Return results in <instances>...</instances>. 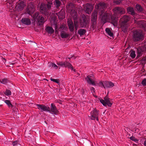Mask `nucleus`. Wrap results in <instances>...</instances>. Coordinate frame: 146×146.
<instances>
[{"label": "nucleus", "instance_id": "f257e3e1", "mask_svg": "<svg viewBox=\"0 0 146 146\" xmlns=\"http://www.w3.org/2000/svg\"><path fill=\"white\" fill-rule=\"evenodd\" d=\"M53 3L51 1H47L46 4L41 3L40 7V12L45 15H48L50 10L53 7Z\"/></svg>", "mask_w": 146, "mask_h": 146}, {"label": "nucleus", "instance_id": "f03ea898", "mask_svg": "<svg viewBox=\"0 0 146 146\" xmlns=\"http://www.w3.org/2000/svg\"><path fill=\"white\" fill-rule=\"evenodd\" d=\"M133 39L135 41L143 40L144 39L143 33L141 30H136L133 32Z\"/></svg>", "mask_w": 146, "mask_h": 146}, {"label": "nucleus", "instance_id": "7ed1b4c3", "mask_svg": "<svg viewBox=\"0 0 146 146\" xmlns=\"http://www.w3.org/2000/svg\"><path fill=\"white\" fill-rule=\"evenodd\" d=\"M89 23V19L85 16H82L79 21V24L81 28H88Z\"/></svg>", "mask_w": 146, "mask_h": 146}, {"label": "nucleus", "instance_id": "20e7f679", "mask_svg": "<svg viewBox=\"0 0 146 146\" xmlns=\"http://www.w3.org/2000/svg\"><path fill=\"white\" fill-rule=\"evenodd\" d=\"M97 14L98 11H95L93 12L92 15L90 28L93 30L96 27Z\"/></svg>", "mask_w": 146, "mask_h": 146}, {"label": "nucleus", "instance_id": "39448f33", "mask_svg": "<svg viewBox=\"0 0 146 146\" xmlns=\"http://www.w3.org/2000/svg\"><path fill=\"white\" fill-rule=\"evenodd\" d=\"M107 7V4L104 2H101L96 4L95 8L98 10L99 13H101V14L102 15L105 10Z\"/></svg>", "mask_w": 146, "mask_h": 146}, {"label": "nucleus", "instance_id": "423d86ee", "mask_svg": "<svg viewBox=\"0 0 146 146\" xmlns=\"http://www.w3.org/2000/svg\"><path fill=\"white\" fill-rule=\"evenodd\" d=\"M33 17L36 19L37 24L39 26H41L43 25L45 22L44 17L40 15L38 13H35L33 15Z\"/></svg>", "mask_w": 146, "mask_h": 146}, {"label": "nucleus", "instance_id": "0eeeda50", "mask_svg": "<svg viewBox=\"0 0 146 146\" xmlns=\"http://www.w3.org/2000/svg\"><path fill=\"white\" fill-rule=\"evenodd\" d=\"M104 100L102 99L100 100V102L105 106L108 105L109 107H111L113 103L112 101L110 98H108L107 95L104 97Z\"/></svg>", "mask_w": 146, "mask_h": 146}, {"label": "nucleus", "instance_id": "6e6552de", "mask_svg": "<svg viewBox=\"0 0 146 146\" xmlns=\"http://www.w3.org/2000/svg\"><path fill=\"white\" fill-rule=\"evenodd\" d=\"M34 3L33 2H30L28 3L26 12L28 14L31 15L34 11Z\"/></svg>", "mask_w": 146, "mask_h": 146}, {"label": "nucleus", "instance_id": "1a4fd4ad", "mask_svg": "<svg viewBox=\"0 0 146 146\" xmlns=\"http://www.w3.org/2000/svg\"><path fill=\"white\" fill-rule=\"evenodd\" d=\"M73 6V4L72 3H69L67 6V8L68 9L71 10V15L72 17L73 20H77L78 18V14L77 12L76 11H75V10H72L71 9V8Z\"/></svg>", "mask_w": 146, "mask_h": 146}, {"label": "nucleus", "instance_id": "9d476101", "mask_svg": "<svg viewBox=\"0 0 146 146\" xmlns=\"http://www.w3.org/2000/svg\"><path fill=\"white\" fill-rule=\"evenodd\" d=\"M57 64L61 67H68V68H70L71 69H73V67L72 64L67 61L58 62H57Z\"/></svg>", "mask_w": 146, "mask_h": 146}, {"label": "nucleus", "instance_id": "9b49d317", "mask_svg": "<svg viewBox=\"0 0 146 146\" xmlns=\"http://www.w3.org/2000/svg\"><path fill=\"white\" fill-rule=\"evenodd\" d=\"M83 6L84 10L86 13L88 14L91 13L94 8L92 5L89 3H87L83 5Z\"/></svg>", "mask_w": 146, "mask_h": 146}, {"label": "nucleus", "instance_id": "f8f14e48", "mask_svg": "<svg viewBox=\"0 0 146 146\" xmlns=\"http://www.w3.org/2000/svg\"><path fill=\"white\" fill-rule=\"evenodd\" d=\"M48 112L52 114L57 115L58 113V111L55 105L53 103H52L50 108L48 109Z\"/></svg>", "mask_w": 146, "mask_h": 146}, {"label": "nucleus", "instance_id": "ddd939ff", "mask_svg": "<svg viewBox=\"0 0 146 146\" xmlns=\"http://www.w3.org/2000/svg\"><path fill=\"white\" fill-rule=\"evenodd\" d=\"M113 11L114 13V14L117 15L120 14L122 15L125 13V9L121 7H116L113 9Z\"/></svg>", "mask_w": 146, "mask_h": 146}, {"label": "nucleus", "instance_id": "4468645a", "mask_svg": "<svg viewBox=\"0 0 146 146\" xmlns=\"http://www.w3.org/2000/svg\"><path fill=\"white\" fill-rule=\"evenodd\" d=\"M99 115L98 111L96 109H95L91 112V116L90 117V118L92 120H94L96 119L97 121H98L99 120L98 115Z\"/></svg>", "mask_w": 146, "mask_h": 146}, {"label": "nucleus", "instance_id": "2eb2a0df", "mask_svg": "<svg viewBox=\"0 0 146 146\" xmlns=\"http://www.w3.org/2000/svg\"><path fill=\"white\" fill-rule=\"evenodd\" d=\"M26 6V2L21 0H19L17 3V7L19 11H21Z\"/></svg>", "mask_w": 146, "mask_h": 146}, {"label": "nucleus", "instance_id": "dca6fc26", "mask_svg": "<svg viewBox=\"0 0 146 146\" xmlns=\"http://www.w3.org/2000/svg\"><path fill=\"white\" fill-rule=\"evenodd\" d=\"M37 108L41 111H46L48 112V109H49V107L43 104H36Z\"/></svg>", "mask_w": 146, "mask_h": 146}, {"label": "nucleus", "instance_id": "f3484780", "mask_svg": "<svg viewBox=\"0 0 146 146\" xmlns=\"http://www.w3.org/2000/svg\"><path fill=\"white\" fill-rule=\"evenodd\" d=\"M120 27L122 31L125 33L128 30V25L127 23L120 22Z\"/></svg>", "mask_w": 146, "mask_h": 146}, {"label": "nucleus", "instance_id": "a211bd4d", "mask_svg": "<svg viewBox=\"0 0 146 146\" xmlns=\"http://www.w3.org/2000/svg\"><path fill=\"white\" fill-rule=\"evenodd\" d=\"M119 15H117L115 14L112 15L111 17V23L113 25H117V21L118 20V18H119Z\"/></svg>", "mask_w": 146, "mask_h": 146}, {"label": "nucleus", "instance_id": "6ab92c4d", "mask_svg": "<svg viewBox=\"0 0 146 146\" xmlns=\"http://www.w3.org/2000/svg\"><path fill=\"white\" fill-rule=\"evenodd\" d=\"M127 11L128 13L134 16L136 15V14L134 11L133 7H129L127 8Z\"/></svg>", "mask_w": 146, "mask_h": 146}, {"label": "nucleus", "instance_id": "aec40b11", "mask_svg": "<svg viewBox=\"0 0 146 146\" xmlns=\"http://www.w3.org/2000/svg\"><path fill=\"white\" fill-rule=\"evenodd\" d=\"M91 76L88 75L85 78L88 83L92 85H95V83L94 81H93L91 78Z\"/></svg>", "mask_w": 146, "mask_h": 146}, {"label": "nucleus", "instance_id": "412c9836", "mask_svg": "<svg viewBox=\"0 0 146 146\" xmlns=\"http://www.w3.org/2000/svg\"><path fill=\"white\" fill-rule=\"evenodd\" d=\"M100 16H102V20L103 21L104 23H105L107 20L109 18V14L107 13H104L102 14V15H101V13H99Z\"/></svg>", "mask_w": 146, "mask_h": 146}, {"label": "nucleus", "instance_id": "4be33fe9", "mask_svg": "<svg viewBox=\"0 0 146 146\" xmlns=\"http://www.w3.org/2000/svg\"><path fill=\"white\" fill-rule=\"evenodd\" d=\"M130 17L127 15H124L122 17L120 20V22H124L125 23H127V22L130 20Z\"/></svg>", "mask_w": 146, "mask_h": 146}, {"label": "nucleus", "instance_id": "5701e85b", "mask_svg": "<svg viewBox=\"0 0 146 146\" xmlns=\"http://www.w3.org/2000/svg\"><path fill=\"white\" fill-rule=\"evenodd\" d=\"M104 84L105 88H111L114 86V83L111 82L105 81H104Z\"/></svg>", "mask_w": 146, "mask_h": 146}, {"label": "nucleus", "instance_id": "b1692460", "mask_svg": "<svg viewBox=\"0 0 146 146\" xmlns=\"http://www.w3.org/2000/svg\"><path fill=\"white\" fill-rule=\"evenodd\" d=\"M21 21L23 24L27 25H29L31 24V21L30 20L27 18H22Z\"/></svg>", "mask_w": 146, "mask_h": 146}, {"label": "nucleus", "instance_id": "393cba45", "mask_svg": "<svg viewBox=\"0 0 146 146\" xmlns=\"http://www.w3.org/2000/svg\"><path fill=\"white\" fill-rule=\"evenodd\" d=\"M68 25L70 31L71 32H73L74 31V25L72 21H68Z\"/></svg>", "mask_w": 146, "mask_h": 146}, {"label": "nucleus", "instance_id": "a878e982", "mask_svg": "<svg viewBox=\"0 0 146 146\" xmlns=\"http://www.w3.org/2000/svg\"><path fill=\"white\" fill-rule=\"evenodd\" d=\"M54 5L56 8L58 9L62 5V2L60 0H54Z\"/></svg>", "mask_w": 146, "mask_h": 146}, {"label": "nucleus", "instance_id": "bb28decb", "mask_svg": "<svg viewBox=\"0 0 146 146\" xmlns=\"http://www.w3.org/2000/svg\"><path fill=\"white\" fill-rule=\"evenodd\" d=\"M86 32L85 29H80L78 31V33L80 36L84 35Z\"/></svg>", "mask_w": 146, "mask_h": 146}, {"label": "nucleus", "instance_id": "cd10ccee", "mask_svg": "<svg viewBox=\"0 0 146 146\" xmlns=\"http://www.w3.org/2000/svg\"><path fill=\"white\" fill-rule=\"evenodd\" d=\"M135 8L139 12H141L143 9L142 7L139 4H137L135 5Z\"/></svg>", "mask_w": 146, "mask_h": 146}, {"label": "nucleus", "instance_id": "c85d7f7f", "mask_svg": "<svg viewBox=\"0 0 146 146\" xmlns=\"http://www.w3.org/2000/svg\"><path fill=\"white\" fill-rule=\"evenodd\" d=\"M105 30L106 33H107V34H108L109 36L111 37L113 36V34L112 32L111 29L107 28H106Z\"/></svg>", "mask_w": 146, "mask_h": 146}, {"label": "nucleus", "instance_id": "c756f323", "mask_svg": "<svg viewBox=\"0 0 146 146\" xmlns=\"http://www.w3.org/2000/svg\"><path fill=\"white\" fill-rule=\"evenodd\" d=\"M46 31L48 33L52 34L54 32V30L52 27L48 26L46 29Z\"/></svg>", "mask_w": 146, "mask_h": 146}, {"label": "nucleus", "instance_id": "7c9ffc66", "mask_svg": "<svg viewBox=\"0 0 146 146\" xmlns=\"http://www.w3.org/2000/svg\"><path fill=\"white\" fill-rule=\"evenodd\" d=\"M139 23L141 25V27L145 30L146 31V23L144 22L140 21Z\"/></svg>", "mask_w": 146, "mask_h": 146}, {"label": "nucleus", "instance_id": "2f4dec72", "mask_svg": "<svg viewBox=\"0 0 146 146\" xmlns=\"http://www.w3.org/2000/svg\"><path fill=\"white\" fill-rule=\"evenodd\" d=\"M69 35V34L64 32H62L60 34L61 37L62 38H66Z\"/></svg>", "mask_w": 146, "mask_h": 146}, {"label": "nucleus", "instance_id": "473e14b6", "mask_svg": "<svg viewBox=\"0 0 146 146\" xmlns=\"http://www.w3.org/2000/svg\"><path fill=\"white\" fill-rule=\"evenodd\" d=\"M137 51L138 54L137 57H139L142 55L143 51L141 50V48H139L137 49Z\"/></svg>", "mask_w": 146, "mask_h": 146}, {"label": "nucleus", "instance_id": "72a5a7b5", "mask_svg": "<svg viewBox=\"0 0 146 146\" xmlns=\"http://www.w3.org/2000/svg\"><path fill=\"white\" fill-rule=\"evenodd\" d=\"M129 53H130V56L132 58H134L135 57L136 54L134 51L131 50L130 51Z\"/></svg>", "mask_w": 146, "mask_h": 146}, {"label": "nucleus", "instance_id": "f704fd0d", "mask_svg": "<svg viewBox=\"0 0 146 146\" xmlns=\"http://www.w3.org/2000/svg\"><path fill=\"white\" fill-rule=\"evenodd\" d=\"M4 102L8 106L10 107H12L13 106V105L11 104V102L10 101L7 100H5Z\"/></svg>", "mask_w": 146, "mask_h": 146}, {"label": "nucleus", "instance_id": "c9c22d12", "mask_svg": "<svg viewBox=\"0 0 146 146\" xmlns=\"http://www.w3.org/2000/svg\"><path fill=\"white\" fill-rule=\"evenodd\" d=\"M20 142L18 140L15 141L13 142L12 145L13 146H18V145H20Z\"/></svg>", "mask_w": 146, "mask_h": 146}, {"label": "nucleus", "instance_id": "e433bc0d", "mask_svg": "<svg viewBox=\"0 0 146 146\" xmlns=\"http://www.w3.org/2000/svg\"><path fill=\"white\" fill-rule=\"evenodd\" d=\"M8 80L7 78H4L2 79L1 82L3 84H5L8 82Z\"/></svg>", "mask_w": 146, "mask_h": 146}, {"label": "nucleus", "instance_id": "4c0bfd02", "mask_svg": "<svg viewBox=\"0 0 146 146\" xmlns=\"http://www.w3.org/2000/svg\"><path fill=\"white\" fill-rule=\"evenodd\" d=\"M5 94L7 96L10 95L11 94V92L10 90H6L5 92Z\"/></svg>", "mask_w": 146, "mask_h": 146}, {"label": "nucleus", "instance_id": "58836bf2", "mask_svg": "<svg viewBox=\"0 0 146 146\" xmlns=\"http://www.w3.org/2000/svg\"><path fill=\"white\" fill-rule=\"evenodd\" d=\"M122 1V0H113V2L114 3L118 5Z\"/></svg>", "mask_w": 146, "mask_h": 146}, {"label": "nucleus", "instance_id": "ea45409f", "mask_svg": "<svg viewBox=\"0 0 146 146\" xmlns=\"http://www.w3.org/2000/svg\"><path fill=\"white\" fill-rule=\"evenodd\" d=\"M50 80L51 81L55 82L56 83L58 84L59 83V80L58 79H54L51 78H50Z\"/></svg>", "mask_w": 146, "mask_h": 146}, {"label": "nucleus", "instance_id": "a19ab883", "mask_svg": "<svg viewBox=\"0 0 146 146\" xmlns=\"http://www.w3.org/2000/svg\"><path fill=\"white\" fill-rule=\"evenodd\" d=\"M129 139L131 140L134 141L136 142L138 141V140L137 139L135 138L133 136L130 137Z\"/></svg>", "mask_w": 146, "mask_h": 146}, {"label": "nucleus", "instance_id": "79ce46f5", "mask_svg": "<svg viewBox=\"0 0 146 146\" xmlns=\"http://www.w3.org/2000/svg\"><path fill=\"white\" fill-rule=\"evenodd\" d=\"M99 84V86L102 87H103L104 88H105V85L104 84V81L102 82H100Z\"/></svg>", "mask_w": 146, "mask_h": 146}, {"label": "nucleus", "instance_id": "37998d69", "mask_svg": "<svg viewBox=\"0 0 146 146\" xmlns=\"http://www.w3.org/2000/svg\"><path fill=\"white\" fill-rule=\"evenodd\" d=\"M59 15H60L62 16V17H60L61 18H63L64 17V13L63 11H61V12H59V13H58Z\"/></svg>", "mask_w": 146, "mask_h": 146}, {"label": "nucleus", "instance_id": "c03bdc74", "mask_svg": "<svg viewBox=\"0 0 146 146\" xmlns=\"http://www.w3.org/2000/svg\"><path fill=\"white\" fill-rule=\"evenodd\" d=\"M142 84L144 86H146V78L144 79L142 82Z\"/></svg>", "mask_w": 146, "mask_h": 146}, {"label": "nucleus", "instance_id": "a18cd8bd", "mask_svg": "<svg viewBox=\"0 0 146 146\" xmlns=\"http://www.w3.org/2000/svg\"><path fill=\"white\" fill-rule=\"evenodd\" d=\"M53 63H52V62H49L48 63V67H52V68L53 67Z\"/></svg>", "mask_w": 146, "mask_h": 146}, {"label": "nucleus", "instance_id": "49530a36", "mask_svg": "<svg viewBox=\"0 0 146 146\" xmlns=\"http://www.w3.org/2000/svg\"><path fill=\"white\" fill-rule=\"evenodd\" d=\"M78 22L77 20H74V26H78Z\"/></svg>", "mask_w": 146, "mask_h": 146}, {"label": "nucleus", "instance_id": "de8ad7c7", "mask_svg": "<svg viewBox=\"0 0 146 146\" xmlns=\"http://www.w3.org/2000/svg\"><path fill=\"white\" fill-rule=\"evenodd\" d=\"M52 67L55 69H56L58 68V66L54 63H53Z\"/></svg>", "mask_w": 146, "mask_h": 146}, {"label": "nucleus", "instance_id": "09e8293b", "mask_svg": "<svg viewBox=\"0 0 146 146\" xmlns=\"http://www.w3.org/2000/svg\"><path fill=\"white\" fill-rule=\"evenodd\" d=\"M90 90H91L92 92L93 91V92H94V88L93 87H91L90 88Z\"/></svg>", "mask_w": 146, "mask_h": 146}, {"label": "nucleus", "instance_id": "8fccbe9b", "mask_svg": "<svg viewBox=\"0 0 146 146\" xmlns=\"http://www.w3.org/2000/svg\"><path fill=\"white\" fill-rule=\"evenodd\" d=\"M144 50L146 51V42L144 43Z\"/></svg>", "mask_w": 146, "mask_h": 146}, {"label": "nucleus", "instance_id": "3c124183", "mask_svg": "<svg viewBox=\"0 0 146 146\" xmlns=\"http://www.w3.org/2000/svg\"><path fill=\"white\" fill-rule=\"evenodd\" d=\"M75 26V29H76V30H77V29H78V26Z\"/></svg>", "mask_w": 146, "mask_h": 146}, {"label": "nucleus", "instance_id": "603ef678", "mask_svg": "<svg viewBox=\"0 0 146 146\" xmlns=\"http://www.w3.org/2000/svg\"><path fill=\"white\" fill-rule=\"evenodd\" d=\"M144 144L145 146H146V140L144 141Z\"/></svg>", "mask_w": 146, "mask_h": 146}, {"label": "nucleus", "instance_id": "864d4df0", "mask_svg": "<svg viewBox=\"0 0 146 146\" xmlns=\"http://www.w3.org/2000/svg\"><path fill=\"white\" fill-rule=\"evenodd\" d=\"M72 70H73L74 72H76V70L75 69H74L73 68V69H71Z\"/></svg>", "mask_w": 146, "mask_h": 146}, {"label": "nucleus", "instance_id": "5fc2aeb1", "mask_svg": "<svg viewBox=\"0 0 146 146\" xmlns=\"http://www.w3.org/2000/svg\"><path fill=\"white\" fill-rule=\"evenodd\" d=\"M60 28H62H62H63V26H60Z\"/></svg>", "mask_w": 146, "mask_h": 146}, {"label": "nucleus", "instance_id": "6e6d98bb", "mask_svg": "<svg viewBox=\"0 0 146 146\" xmlns=\"http://www.w3.org/2000/svg\"><path fill=\"white\" fill-rule=\"evenodd\" d=\"M108 93H109V92L107 93V95H108Z\"/></svg>", "mask_w": 146, "mask_h": 146}, {"label": "nucleus", "instance_id": "4d7b16f0", "mask_svg": "<svg viewBox=\"0 0 146 146\" xmlns=\"http://www.w3.org/2000/svg\"><path fill=\"white\" fill-rule=\"evenodd\" d=\"M68 58L70 59V58Z\"/></svg>", "mask_w": 146, "mask_h": 146}, {"label": "nucleus", "instance_id": "13d9d810", "mask_svg": "<svg viewBox=\"0 0 146 146\" xmlns=\"http://www.w3.org/2000/svg\"><path fill=\"white\" fill-rule=\"evenodd\" d=\"M1 80H0V82H1Z\"/></svg>", "mask_w": 146, "mask_h": 146}]
</instances>
